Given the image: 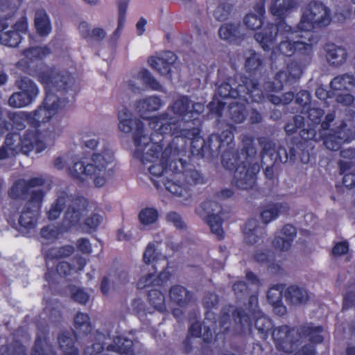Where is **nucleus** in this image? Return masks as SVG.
Masks as SVG:
<instances>
[{
  "label": "nucleus",
  "mask_w": 355,
  "mask_h": 355,
  "mask_svg": "<svg viewBox=\"0 0 355 355\" xmlns=\"http://www.w3.org/2000/svg\"><path fill=\"white\" fill-rule=\"evenodd\" d=\"M118 129L130 134L135 146L133 157L142 164L152 163L148 170L150 180L158 189L164 185L174 196L187 198L189 188L177 180L184 165L182 158H177L186 151L187 141L178 137L170 142L158 132L149 135L143 121L133 117L132 112L123 107L118 112Z\"/></svg>",
  "instance_id": "nucleus-1"
},
{
  "label": "nucleus",
  "mask_w": 355,
  "mask_h": 355,
  "mask_svg": "<svg viewBox=\"0 0 355 355\" xmlns=\"http://www.w3.org/2000/svg\"><path fill=\"white\" fill-rule=\"evenodd\" d=\"M204 105L194 102L186 96L173 101L166 111L149 117L148 126L152 132H158L162 135L171 134L173 137L182 138L187 141L196 137L200 131L192 126L196 116L203 112Z\"/></svg>",
  "instance_id": "nucleus-2"
},
{
  "label": "nucleus",
  "mask_w": 355,
  "mask_h": 355,
  "mask_svg": "<svg viewBox=\"0 0 355 355\" xmlns=\"http://www.w3.org/2000/svg\"><path fill=\"white\" fill-rule=\"evenodd\" d=\"M278 36L280 42L277 49L281 54L286 56H292L295 53L310 55V46L313 41L311 34L306 33L300 35L285 21H281L278 25H266L254 35V39L264 51H270L273 50Z\"/></svg>",
  "instance_id": "nucleus-3"
},
{
  "label": "nucleus",
  "mask_w": 355,
  "mask_h": 355,
  "mask_svg": "<svg viewBox=\"0 0 355 355\" xmlns=\"http://www.w3.org/2000/svg\"><path fill=\"white\" fill-rule=\"evenodd\" d=\"M231 316L239 328L238 333L241 335L250 333L252 328V320L250 315L246 313L242 307H235L232 304H227L222 307L218 320V331L217 315L209 311L205 313V318L202 322L203 332H201V337L205 343L211 344L214 335L216 336L220 334H226L230 329Z\"/></svg>",
  "instance_id": "nucleus-4"
},
{
  "label": "nucleus",
  "mask_w": 355,
  "mask_h": 355,
  "mask_svg": "<svg viewBox=\"0 0 355 355\" xmlns=\"http://www.w3.org/2000/svg\"><path fill=\"white\" fill-rule=\"evenodd\" d=\"M114 155L106 144H102V148L94 152L91 157V163L85 164L77 162L73 164L72 175L83 180L85 176H91L94 184L98 187L104 186L114 175Z\"/></svg>",
  "instance_id": "nucleus-5"
},
{
  "label": "nucleus",
  "mask_w": 355,
  "mask_h": 355,
  "mask_svg": "<svg viewBox=\"0 0 355 355\" xmlns=\"http://www.w3.org/2000/svg\"><path fill=\"white\" fill-rule=\"evenodd\" d=\"M243 144L245 150V156L243 155L245 160H242V165L236 166L232 184L239 189L248 190L254 187L260 166L253 137L244 135Z\"/></svg>",
  "instance_id": "nucleus-6"
},
{
  "label": "nucleus",
  "mask_w": 355,
  "mask_h": 355,
  "mask_svg": "<svg viewBox=\"0 0 355 355\" xmlns=\"http://www.w3.org/2000/svg\"><path fill=\"white\" fill-rule=\"evenodd\" d=\"M330 21V10L321 2L311 1L303 8L302 18L295 32L300 35H304L306 33L311 34L313 41L310 46V54L312 52L313 46L318 42V39L312 29L316 26H327L329 24Z\"/></svg>",
  "instance_id": "nucleus-7"
},
{
  "label": "nucleus",
  "mask_w": 355,
  "mask_h": 355,
  "mask_svg": "<svg viewBox=\"0 0 355 355\" xmlns=\"http://www.w3.org/2000/svg\"><path fill=\"white\" fill-rule=\"evenodd\" d=\"M233 85L236 86V83L234 80L230 78L228 82L219 85L217 94L223 98H239L246 102L250 99L253 102L260 103L264 99L263 92L255 79L241 77L236 89L233 88Z\"/></svg>",
  "instance_id": "nucleus-8"
},
{
  "label": "nucleus",
  "mask_w": 355,
  "mask_h": 355,
  "mask_svg": "<svg viewBox=\"0 0 355 355\" xmlns=\"http://www.w3.org/2000/svg\"><path fill=\"white\" fill-rule=\"evenodd\" d=\"M64 105L65 101L58 95L46 94L42 105L38 107L33 112L21 114V115L29 117L30 125L33 128H37L40 127L42 123L49 122Z\"/></svg>",
  "instance_id": "nucleus-9"
},
{
  "label": "nucleus",
  "mask_w": 355,
  "mask_h": 355,
  "mask_svg": "<svg viewBox=\"0 0 355 355\" xmlns=\"http://www.w3.org/2000/svg\"><path fill=\"white\" fill-rule=\"evenodd\" d=\"M49 130V133L43 136L44 140H42L37 134V128L28 129L22 135H19L20 138V148L21 151L27 155L33 150L35 149L37 153H40L46 148L48 143L53 141L58 137L61 132V129L59 127L53 128Z\"/></svg>",
  "instance_id": "nucleus-10"
},
{
  "label": "nucleus",
  "mask_w": 355,
  "mask_h": 355,
  "mask_svg": "<svg viewBox=\"0 0 355 355\" xmlns=\"http://www.w3.org/2000/svg\"><path fill=\"white\" fill-rule=\"evenodd\" d=\"M38 79L44 85L46 94L56 95L70 89L73 85V78L67 72H58L47 69L38 74Z\"/></svg>",
  "instance_id": "nucleus-11"
},
{
  "label": "nucleus",
  "mask_w": 355,
  "mask_h": 355,
  "mask_svg": "<svg viewBox=\"0 0 355 355\" xmlns=\"http://www.w3.org/2000/svg\"><path fill=\"white\" fill-rule=\"evenodd\" d=\"M323 327L321 325L314 326L313 323L301 325L296 328V335L299 339V345L302 339H308L310 343L306 344L295 351L294 355H316L315 345L324 340L322 335Z\"/></svg>",
  "instance_id": "nucleus-12"
},
{
  "label": "nucleus",
  "mask_w": 355,
  "mask_h": 355,
  "mask_svg": "<svg viewBox=\"0 0 355 355\" xmlns=\"http://www.w3.org/2000/svg\"><path fill=\"white\" fill-rule=\"evenodd\" d=\"M271 336L277 349L286 354L295 353L299 346L296 328L282 325L273 329Z\"/></svg>",
  "instance_id": "nucleus-13"
},
{
  "label": "nucleus",
  "mask_w": 355,
  "mask_h": 355,
  "mask_svg": "<svg viewBox=\"0 0 355 355\" xmlns=\"http://www.w3.org/2000/svg\"><path fill=\"white\" fill-rule=\"evenodd\" d=\"M40 188L46 193L51 189V182L44 176L33 177L29 179H19L15 181L10 189L12 198H19L27 194L30 189Z\"/></svg>",
  "instance_id": "nucleus-14"
},
{
  "label": "nucleus",
  "mask_w": 355,
  "mask_h": 355,
  "mask_svg": "<svg viewBox=\"0 0 355 355\" xmlns=\"http://www.w3.org/2000/svg\"><path fill=\"white\" fill-rule=\"evenodd\" d=\"M48 223L40 230L41 236L51 241H54L68 232L73 227L78 223ZM83 229H85L89 233L96 232L100 223H79Z\"/></svg>",
  "instance_id": "nucleus-15"
},
{
  "label": "nucleus",
  "mask_w": 355,
  "mask_h": 355,
  "mask_svg": "<svg viewBox=\"0 0 355 355\" xmlns=\"http://www.w3.org/2000/svg\"><path fill=\"white\" fill-rule=\"evenodd\" d=\"M45 191L42 189H33L30 192V198L26 202L20 214L18 222H33L39 216Z\"/></svg>",
  "instance_id": "nucleus-16"
},
{
  "label": "nucleus",
  "mask_w": 355,
  "mask_h": 355,
  "mask_svg": "<svg viewBox=\"0 0 355 355\" xmlns=\"http://www.w3.org/2000/svg\"><path fill=\"white\" fill-rule=\"evenodd\" d=\"M196 214L207 222H223L230 218L228 211L215 201L206 200L196 209Z\"/></svg>",
  "instance_id": "nucleus-17"
},
{
  "label": "nucleus",
  "mask_w": 355,
  "mask_h": 355,
  "mask_svg": "<svg viewBox=\"0 0 355 355\" xmlns=\"http://www.w3.org/2000/svg\"><path fill=\"white\" fill-rule=\"evenodd\" d=\"M64 215L66 222H79L84 220L87 214V202L83 198L74 199L71 196V200Z\"/></svg>",
  "instance_id": "nucleus-18"
},
{
  "label": "nucleus",
  "mask_w": 355,
  "mask_h": 355,
  "mask_svg": "<svg viewBox=\"0 0 355 355\" xmlns=\"http://www.w3.org/2000/svg\"><path fill=\"white\" fill-rule=\"evenodd\" d=\"M164 105V103L161 98L157 96H150L146 98L138 99L135 101L134 108L135 112L139 114L144 119L146 118L144 116V114L148 112H153L159 110ZM149 118H146L148 121ZM144 123H145L143 121ZM147 131L148 123L144 124Z\"/></svg>",
  "instance_id": "nucleus-19"
},
{
  "label": "nucleus",
  "mask_w": 355,
  "mask_h": 355,
  "mask_svg": "<svg viewBox=\"0 0 355 355\" xmlns=\"http://www.w3.org/2000/svg\"><path fill=\"white\" fill-rule=\"evenodd\" d=\"M281 235H276L272 243L274 248L280 251H287L291 247L297 234V229L292 223H285L281 230Z\"/></svg>",
  "instance_id": "nucleus-20"
},
{
  "label": "nucleus",
  "mask_w": 355,
  "mask_h": 355,
  "mask_svg": "<svg viewBox=\"0 0 355 355\" xmlns=\"http://www.w3.org/2000/svg\"><path fill=\"white\" fill-rule=\"evenodd\" d=\"M78 334L73 331H63L58 336L59 349L62 355H79V349L76 345Z\"/></svg>",
  "instance_id": "nucleus-21"
},
{
  "label": "nucleus",
  "mask_w": 355,
  "mask_h": 355,
  "mask_svg": "<svg viewBox=\"0 0 355 355\" xmlns=\"http://www.w3.org/2000/svg\"><path fill=\"white\" fill-rule=\"evenodd\" d=\"M175 55L171 51L161 53L148 60L149 64L162 76L169 74L171 66L175 61Z\"/></svg>",
  "instance_id": "nucleus-22"
},
{
  "label": "nucleus",
  "mask_w": 355,
  "mask_h": 355,
  "mask_svg": "<svg viewBox=\"0 0 355 355\" xmlns=\"http://www.w3.org/2000/svg\"><path fill=\"white\" fill-rule=\"evenodd\" d=\"M268 223H244L241 227L245 241L254 245L266 235V225Z\"/></svg>",
  "instance_id": "nucleus-23"
},
{
  "label": "nucleus",
  "mask_w": 355,
  "mask_h": 355,
  "mask_svg": "<svg viewBox=\"0 0 355 355\" xmlns=\"http://www.w3.org/2000/svg\"><path fill=\"white\" fill-rule=\"evenodd\" d=\"M168 268V262L166 261L164 270L161 271L157 276H155L153 273H150L141 277L137 282V288L143 289L150 286H164L171 277V273L166 270Z\"/></svg>",
  "instance_id": "nucleus-24"
},
{
  "label": "nucleus",
  "mask_w": 355,
  "mask_h": 355,
  "mask_svg": "<svg viewBox=\"0 0 355 355\" xmlns=\"http://www.w3.org/2000/svg\"><path fill=\"white\" fill-rule=\"evenodd\" d=\"M19 140L18 134H8L3 144L0 147V159H7L21 151Z\"/></svg>",
  "instance_id": "nucleus-25"
},
{
  "label": "nucleus",
  "mask_w": 355,
  "mask_h": 355,
  "mask_svg": "<svg viewBox=\"0 0 355 355\" xmlns=\"http://www.w3.org/2000/svg\"><path fill=\"white\" fill-rule=\"evenodd\" d=\"M71 200V195L66 191H58L55 202L51 205L47 211L48 218L51 220H57L60 216L64 207Z\"/></svg>",
  "instance_id": "nucleus-26"
},
{
  "label": "nucleus",
  "mask_w": 355,
  "mask_h": 355,
  "mask_svg": "<svg viewBox=\"0 0 355 355\" xmlns=\"http://www.w3.org/2000/svg\"><path fill=\"white\" fill-rule=\"evenodd\" d=\"M352 139H355V132L354 135H347L345 128H341L336 135H329L325 137L324 144L327 148L331 150H338L340 148L343 143L349 142Z\"/></svg>",
  "instance_id": "nucleus-27"
},
{
  "label": "nucleus",
  "mask_w": 355,
  "mask_h": 355,
  "mask_svg": "<svg viewBox=\"0 0 355 355\" xmlns=\"http://www.w3.org/2000/svg\"><path fill=\"white\" fill-rule=\"evenodd\" d=\"M169 297L173 302L183 307L191 302L192 294L184 286L177 284L171 287Z\"/></svg>",
  "instance_id": "nucleus-28"
},
{
  "label": "nucleus",
  "mask_w": 355,
  "mask_h": 355,
  "mask_svg": "<svg viewBox=\"0 0 355 355\" xmlns=\"http://www.w3.org/2000/svg\"><path fill=\"white\" fill-rule=\"evenodd\" d=\"M243 34L241 31V26L239 24H224L218 30L219 37L228 42H236L241 37Z\"/></svg>",
  "instance_id": "nucleus-29"
},
{
  "label": "nucleus",
  "mask_w": 355,
  "mask_h": 355,
  "mask_svg": "<svg viewBox=\"0 0 355 355\" xmlns=\"http://www.w3.org/2000/svg\"><path fill=\"white\" fill-rule=\"evenodd\" d=\"M184 167L183 170L180 172V174L178 176L177 180H178L179 184H182V183L180 182L179 178L181 176H184L187 184L189 185H194L198 184H202L204 182V178L202 174L197 170H196L191 165H186V162L183 161ZM189 188V191H190L189 187L187 184H184ZM191 196V193L189 192V196L187 198H184V199H187Z\"/></svg>",
  "instance_id": "nucleus-30"
},
{
  "label": "nucleus",
  "mask_w": 355,
  "mask_h": 355,
  "mask_svg": "<svg viewBox=\"0 0 355 355\" xmlns=\"http://www.w3.org/2000/svg\"><path fill=\"white\" fill-rule=\"evenodd\" d=\"M31 355H58V354L49 344L46 336L37 335L31 348Z\"/></svg>",
  "instance_id": "nucleus-31"
},
{
  "label": "nucleus",
  "mask_w": 355,
  "mask_h": 355,
  "mask_svg": "<svg viewBox=\"0 0 355 355\" xmlns=\"http://www.w3.org/2000/svg\"><path fill=\"white\" fill-rule=\"evenodd\" d=\"M327 60L330 64L340 65L347 59L346 50L334 44H327L325 48Z\"/></svg>",
  "instance_id": "nucleus-32"
},
{
  "label": "nucleus",
  "mask_w": 355,
  "mask_h": 355,
  "mask_svg": "<svg viewBox=\"0 0 355 355\" xmlns=\"http://www.w3.org/2000/svg\"><path fill=\"white\" fill-rule=\"evenodd\" d=\"M98 131L94 129L86 128L81 133L80 141L84 147L89 150L97 151L98 147L102 148V144L105 143L98 138Z\"/></svg>",
  "instance_id": "nucleus-33"
},
{
  "label": "nucleus",
  "mask_w": 355,
  "mask_h": 355,
  "mask_svg": "<svg viewBox=\"0 0 355 355\" xmlns=\"http://www.w3.org/2000/svg\"><path fill=\"white\" fill-rule=\"evenodd\" d=\"M285 297L288 302L293 304L305 303L309 295L305 289L295 285L288 286L285 291Z\"/></svg>",
  "instance_id": "nucleus-34"
},
{
  "label": "nucleus",
  "mask_w": 355,
  "mask_h": 355,
  "mask_svg": "<svg viewBox=\"0 0 355 355\" xmlns=\"http://www.w3.org/2000/svg\"><path fill=\"white\" fill-rule=\"evenodd\" d=\"M295 5L294 0H272L269 10L272 15L283 17L295 7Z\"/></svg>",
  "instance_id": "nucleus-35"
},
{
  "label": "nucleus",
  "mask_w": 355,
  "mask_h": 355,
  "mask_svg": "<svg viewBox=\"0 0 355 355\" xmlns=\"http://www.w3.org/2000/svg\"><path fill=\"white\" fill-rule=\"evenodd\" d=\"M254 326L259 337L263 340L268 338L274 329L272 320L266 315L258 317L254 322Z\"/></svg>",
  "instance_id": "nucleus-36"
},
{
  "label": "nucleus",
  "mask_w": 355,
  "mask_h": 355,
  "mask_svg": "<svg viewBox=\"0 0 355 355\" xmlns=\"http://www.w3.org/2000/svg\"><path fill=\"white\" fill-rule=\"evenodd\" d=\"M245 135H242V137ZM243 149L239 154H236L234 152H225L223 155L222 164L223 166L228 170L236 169L239 165H242V160H245L243 155L245 156V150L244 148L243 144L242 143Z\"/></svg>",
  "instance_id": "nucleus-37"
},
{
  "label": "nucleus",
  "mask_w": 355,
  "mask_h": 355,
  "mask_svg": "<svg viewBox=\"0 0 355 355\" xmlns=\"http://www.w3.org/2000/svg\"><path fill=\"white\" fill-rule=\"evenodd\" d=\"M35 26L41 36L49 35L51 31V25L47 14L44 10H38L35 13Z\"/></svg>",
  "instance_id": "nucleus-38"
},
{
  "label": "nucleus",
  "mask_w": 355,
  "mask_h": 355,
  "mask_svg": "<svg viewBox=\"0 0 355 355\" xmlns=\"http://www.w3.org/2000/svg\"><path fill=\"white\" fill-rule=\"evenodd\" d=\"M75 252L71 245H64L59 248H51L45 252L44 257L47 260H55L70 257Z\"/></svg>",
  "instance_id": "nucleus-39"
},
{
  "label": "nucleus",
  "mask_w": 355,
  "mask_h": 355,
  "mask_svg": "<svg viewBox=\"0 0 355 355\" xmlns=\"http://www.w3.org/2000/svg\"><path fill=\"white\" fill-rule=\"evenodd\" d=\"M74 327L80 336H87L91 333L92 325L88 314L78 313L73 319Z\"/></svg>",
  "instance_id": "nucleus-40"
},
{
  "label": "nucleus",
  "mask_w": 355,
  "mask_h": 355,
  "mask_svg": "<svg viewBox=\"0 0 355 355\" xmlns=\"http://www.w3.org/2000/svg\"><path fill=\"white\" fill-rule=\"evenodd\" d=\"M149 304L161 313L166 311L165 296L159 289L151 288L148 291Z\"/></svg>",
  "instance_id": "nucleus-41"
},
{
  "label": "nucleus",
  "mask_w": 355,
  "mask_h": 355,
  "mask_svg": "<svg viewBox=\"0 0 355 355\" xmlns=\"http://www.w3.org/2000/svg\"><path fill=\"white\" fill-rule=\"evenodd\" d=\"M355 85V78L349 74H343L335 77L330 83L331 88L336 91L349 89Z\"/></svg>",
  "instance_id": "nucleus-42"
},
{
  "label": "nucleus",
  "mask_w": 355,
  "mask_h": 355,
  "mask_svg": "<svg viewBox=\"0 0 355 355\" xmlns=\"http://www.w3.org/2000/svg\"><path fill=\"white\" fill-rule=\"evenodd\" d=\"M4 24L0 25V44L15 47L21 40V35L13 31H3L6 28Z\"/></svg>",
  "instance_id": "nucleus-43"
},
{
  "label": "nucleus",
  "mask_w": 355,
  "mask_h": 355,
  "mask_svg": "<svg viewBox=\"0 0 355 355\" xmlns=\"http://www.w3.org/2000/svg\"><path fill=\"white\" fill-rule=\"evenodd\" d=\"M17 84L19 90L28 95L33 101H35L39 94V89L32 80L27 77H24L18 80Z\"/></svg>",
  "instance_id": "nucleus-44"
},
{
  "label": "nucleus",
  "mask_w": 355,
  "mask_h": 355,
  "mask_svg": "<svg viewBox=\"0 0 355 355\" xmlns=\"http://www.w3.org/2000/svg\"><path fill=\"white\" fill-rule=\"evenodd\" d=\"M33 101L28 95L21 90L13 93L8 99V105L12 107H23L29 105Z\"/></svg>",
  "instance_id": "nucleus-45"
},
{
  "label": "nucleus",
  "mask_w": 355,
  "mask_h": 355,
  "mask_svg": "<svg viewBox=\"0 0 355 355\" xmlns=\"http://www.w3.org/2000/svg\"><path fill=\"white\" fill-rule=\"evenodd\" d=\"M229 115L235 123H241L243 122L246 118L244 105L239 102L231 103L229 107Z\"/></svg>",
  "instance_id": "nucleus-46"
},
{
  "label": "nucleus",
  "mask_w": 355,
  "mask_h": 355,
  "mask_svg": "<svg viewBox=\"0 0 355 355\" xmlns=\"http://www.w3.org/2000/svg\"><path fill=\"white\" fill-rule=\"evenodd\" d=\"M259 144L262 146L261 150V156H262V164H264L265 162L263 161L265 156H269L272 161V164L273 163V159L275 156L276 158L278 157L276 154L275 144V143L269 140L265 137H261L258 139Z\"/></svg>",
  "instance_id": "nucleus-47"
},
{
  "label": "nucleus",
  "mask_w": 355,
  "mask_h": 355,
  "mask_svg": "<svg viewBox=\"0 0 355 355\" xmlns=\"http://www.w3.org/2000/svg\"><path fill=\"white\" fill-rule=\"evenodd\" d=\"M137 79L141 80L143 83L153 90L161 91L162 86L157 80L146 69H141L137 75Z\"/></svg>",
  "instance_id": "nucleus-48"
},
{
  "label": "nucleus",
  "mask_w": 355,
  "mask_h": 355,
  "mask_svg": "<svg viewBox=\"0 0 355 355\" xmlns=\"http://www.w3.org/2000/svg\"><path fill=\"white\" fill-rule=\"evenodd\" d=\"M11 228L17 230L19 234L26 237L33 236L37 232V223H10Z\"/></svg>",
  "instance_id": "nucleus-49"
},
{
  "label": "nucleus",
  "mask_w": 355,
  "mask_h": 355,
  "mask_svg": "<svg viewBox=\"0 0 355 355\" xmlns=\"http://www.w3.org/2000/svg\"><path fill=\"white\" fill-rule=\"evenodd\" d=\"M284 287L283 284H276L270 287L267 292V299L272 306L282 302Z\"/></svg>",
  "instance_id": "nucleus-50"
},
{
  "label": "nucleus",
  "mask_w": 355,
  "mask_h": 355,
  "mask_svg": "<svg viewBox=\"0 0 355 355\" xmlns=\"http://www.w3.org/2000/svg\"><path fill=\"white\" fill-rule=\"evenodd\" d=\"M234 136L230 130H224L220 135L212 134L209 138V145L211 146L214 142L218 144L216 149L220 148L223 144H230L233 141Z\"/></svg>",
  "instance_id": "nucleus-51"
},
{
  "label": "nucleus",
  "mask_w": 355,
  "mask_h": 355,
  "mask_svg": "<svg viewBox=\"0 0 355 355\" xmlns=\"http://www.w3.org/2000/svg\"><path fill=\"white\" fill-rule=\"evenodd\" d=\"M275 79L278 80L280 84L277 86H274L272 83L268 82L266 83L264 85L266 92L280 90L282 87L283 83H292V80L289 79L287 71H280L277 72L275 76Z\"/></svg>",
  "instance_id": "nucleus-52"
},
{
  "label": "nucleus",
  "mask_w": 355,
  "mask_h": 355,
  "mask_svg": "<svg viewBox=\"0 0 355 355\" xmlns=\"http://www.w3.org/2000/svg\"><path fill=\"white\" fill-rule=\"evenodd\" d=\"M245 67L249 71L258 69L261 64L262 60L259 54L252 50L248 51L246 54Z\"/></svg>",
  "instance_id": "nucleus-53"
},
{
  "label": "nucleus",
  "mask_w": 355,
  "mask_h": 355,
  "mask_svg": "<svg viewBox=\"0 0 355 355\" xmlns=\"http://www.w3.org/2000/svg\"><path fill=\"white\" fill-rule=\"evenodd\" d=\"M50 53V51L46 47H34L26 49L24 51V55L30 61L34 59H42Z\"/></svg>",
  "instance_id": "nucleus-54"
},
{
  "label": "nucleus",
  "mask_w": 355,
  "mask_h": 355,
  "mask_svg": "<svg viewBox=\"0 0 355 355\" xmlns=\"http://www.w3.org/2000/svg\"><path fill=\"white\" fill-rule=\"evenodd\" d=\"M159 212L153 207L141 209L139 214L140 222H156L159 219Z\"/></svg>",
  "instance_id": "nucleus-55"
},
{
  "label": "nucleus",
  "mask_w": 355,
  "mask_h": 355,
  "mask_svg": "<svg viewBox=\"0 0 355 355\" xmlns=\"http://www.w3.org/2000/svg\"><path fill=\"white\" fill-rule=\"evenodd\" d=\"M273 259L274 255L270 250L258 251L254 254V260L261 264H267L268 269L272 268L270 262L273 261Z\"/></svg>",
  "instance_id": "nucleus-56"
},
{
  "label": "nucleus",
  "mask_w": 355,
  "mask_h": 355,
  "mask_svg": "<svg viewBox=\"0 0 355 355\" xmlns=\"http://www.w3.org/2000/svg\"><path fill=\"white\" fill-rule=\"evenodd\" d=\"M232 11V6L229 3H221L216 7L214 12V16L218 21L226 20Z\"/></svg>",
  "instance_id": "nucleus-57"
},
{
  "label": "nucleus",
  "mask_w": 355,
  "mask_h": 355,
  "mask_svg": "<svg viewBox=\"0 0 355 355\" xmlns=\"http://www.w3.org/2000/svg\"><path fill=\"white\" fill-rule=\"evenodd\" d=\"M219 303L218 295L214 293H208L202 299V304L206 309L205 313L212 311Z\"/></svg>",
  "instance_id": "nucleus-58"
},
{
  "label": "nucleus",
  "mask_w": 355,
  "mask_h": 355,
  "mask_svg": "<svg viewBox=\"0 0 355 355\" xmlns=\"http://www.w3.org/2000/svg\"><path fill=\"white\" fill-rule=\"evenodd\" d=\"M158 259V254L156 252L155 245L153 243H148L144 252V261L148 265L150 263L157 262Z\"/></svg>",
  "instance_id": "nucleus-59"
},
{
  "label": "nucleus",
  "mask_w": 355,
  "mask_h": 355,
  "mask_svg": "<svg viewBox=\"0 0 355 355\" xmlns=\"http://www.w3.org/2000/svg\"><path fill=\"white\" fill-rule=\"evenodd\" d=\"M232 290L237 298L241 300L245 297L249 293V287L244 281H238L234 283Z\"/></svg>",
  "instance_id": "nucleus-60"
},
{
  "label": "nucleus",
  "mask_w": 355,
  "mask_h": 355,
  "mask_svg": "<svg viewBox=\"0 0 355 355\" xmlns=\"http://www.w3.org/2000/svg\"><path fill=\"white\" fill-rule=\"evenodd\" d=\"M277 156L282 162H286L288 160L294 161L296 158V149L294 147H290L288 153L284 148L279 147Z\"/></svg>",
  "instance_id": "nucleus-61"
},
{
  "label": "nucleus",
  "mask_w": 355,
  "mask_h": 355,
  "mask_svg": "<svg viewBox=\"0 0 355 355\" xmlns=\"http://www.w3.org/2000/svg\"><path fill=\"white\" fill-rule=\"evenodd\" d=\"M244 24L251 30H255L261 26L263 21L260 16L248 14L244 18Z\"/></svg>",
  "instance_id": "nucleus-62"
},
{
  "label": "nucleus",
  "mask_w": 355,
  "mask_h": 355,
  "mask_svg": "<svg viewBox=\"0 0 355 355\" xmlns=\"http://www.w3.org/2000/svg\"><path fill=\"white\" fill-rule=\"evenodd\" d=\"M28 112H19L13 113L11 116V120L13 123V125L18 130H21L25 127L24 122L27 121L30 124L29 117H25L21 114H28Z\"/></svg>",
  "instance_id": "nucleus-63"
},
{
  "label": "nucleus",
  "mask_w": 355,
  "mask_h": 355,
  "mask_svg": "<svg viewBox=\"0 0 355 355\" xmlns=\"http://www.w3.org/2000/svg\"><path fill=\"white\" fill-rule=\"evenodd\" d=\"M349 250V245L347 241H339L334 244L331 250V254L336 257H340L347 254Z\"/></svg>",
  "instance_id": "nucleus-64"
}]
</instances>
